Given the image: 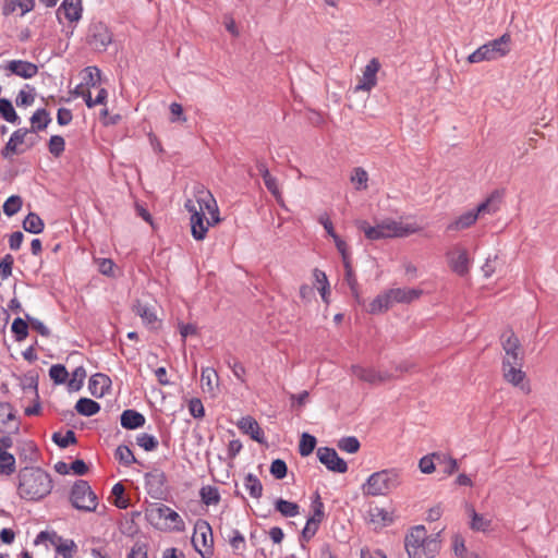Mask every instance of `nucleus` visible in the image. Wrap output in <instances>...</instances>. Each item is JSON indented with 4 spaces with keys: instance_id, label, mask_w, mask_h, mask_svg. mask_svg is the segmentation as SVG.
Segmentation results:
<instances>
[{
    "instance_id": "52",
    "label": "nucleus",
    "mask_w": 558,
    "mask_h": 558,
    "mask_svg": "<svg viewBox=\"0 0 558 558\" xmlns=\"http://www.w3.org/2000/svg\"><path fill=\"white\" fill-rule=\"evenodd\" d=\"M136 442L145 451L156 450L158 447V444H159L155 436L147 434V433L140 434L136 437Z\"/></svg>"
},
{
    "instance_id": "36",
    "label": "nucleus",
    "mask_w": 558,
    "mask_h": 558,
    "mask_svg": "<svg viewBox=\"0 0 558 558\" xmlns=\"http://www.w3.org/2000/svg\"><path fill=\"white\" fill-rule=\"evenodd\" d=\"M244 486L247 489L251 497L256 498V499L262 497L263 485L256 475L248 473L244 478Z\"/></svg>"
},
{
    "instance_id": "34",
    "label": "nucleus",
    "mask_w": 558,
    "mask_h": 558,
    "mask_svg": "<svg viewBox=\"0 0 558 558\" xmlns=\"http://www.w3.org/2000/svg\"><path fill=\"white\" fill-rule=\"evenodd\" d=\"M134 313L140 316L144 324L153 325L157 320L154 310L145 303L137 301L133 307Z\"/></svg>"
},
{
    "instance_id": "32",
    "label": "nucleus",
    "mask_w": 558,
    "mask_h": 558,
    "mask_svg": "<svg viewBox=\"0 0 558 558\" xmlns=\"http://www.w3.org/2000/svg\"><path fill=\"white\" fill-rule=\"evenodd\" d=\"M45 223L36 213H29L23 220V229L33 234H39L44 231Z\"/></svg>"
},
{
    "instance_id": "45",
    "label": "nucleus",
    "mask_w": 558,
    "mask_h": 558,
    "mask_svg": "<svg viewBox=\"0 0 558 558\" xmlns=\"http://www.w3.org/2000/svg\"><path fill=\"white\" fill-rule=\"evenodd\" d=\"M27 319L24 320L21 317H16L11 326V331L14 335L16 341L21 342L28 336Z\"/></svg>"
},
{
    "instance_id": "11",
    "label": "nucleus",
    "mask_w": 558,
    "mask_h": 558,
    "mask_svg": "<svg viewBox=\"0 0 558 558\" xmlns=\"http://www.w3.org/2000/svg\"><path fill=\"white\" fill-rule=\"evenodd\" d=\"M386 239L404 238L421 231V227L415 223H402L393 219H385L379 222Z\"/></svg>"
},
{
    "instance_id": "64",
    "label": "nucleus",
    "mask_w": 558,
    "mask_h": 558,
    "mask_svg": "<svg viewBox=\"0 0 558 558\" xmlns=\"http://www.w3.org/2000/svg\"><path fill=\"white\" fill-rule=\"evenodd\" d=\"M87 76L85 82L87 86L95 87L100 82V71L96 66H88L85 69Z\"/></svg>"
},
{
    "instance_id": "38",
    "label": "nucleus",
    "mask_w": 558,
    "mask_h": 558,
    "mask_svg": "<svg viewBox=\"0 0 558 558\" xmlns=\"http://www.w3.org/2000/svg\"><path fill=\"white\" fill-rule=\"evenodd\" d=\"M275 508L277 511H279L283 517L287 518H293L299 514V505L292 501L284 500L282 498H279L276 504Z\"/></svg>"
},
{
    "instance_id": "21",
    "label": "nucleus",
    "mask_w": 558,
    "mask_h": 558,
    "mask_svg": "<svg viewBox=\"0 0 558 558\" xmlns=\"http://www.w3.org/2000/svg\"><path fill=\"white\" fill-rule=\"evenodd\" d=\"M502 348L506 352V357L504 359V364L506 366L510 365V363H517L519 361L518 350L520 347L519 339L515 337L513 332L509 336H502Z\"/></svg>"
},
{
    "instance_id": "20",
    "label": "nucleus",
    "mask_w": 558,
    "mask_h": 558,
    "mask_svg": "<svg viewBox=\"0 0 558 558\" xmlns=\"http://www.w3.org/2000/svg\"><path fill=\"white\" fill-rule=\"evenodd\" d=\"M82 1L81 0H63L57 11L58 17L64 15L70 22H78L82 17Z\"/></svg>"
},
{
    "instance_id": "50",
    "label": "nucleus",
    "mask_w": 558,
    "mask_h": 558,
    "mask_svg": "<svg viewBox=\"0 0 558 558\" xmlns=\"http://www.w3.org/2000/svg\"><path fill=\"white\" fill-rule=\"evenodd\" d=\"M337 446L340 450L348 453H355L361 447L359 439L354 436L342 437L338 440Z\"/></svg>"
},
{
    "instance_id": "47",
    "label": "nucleus",
    "mask_w": 558,
    "mask_h": 558,
    "mask_svg": "<svg viewBox=\"0 0 558 558\" xmlns=\"http://www.w3.org/2000/svg\"><path fill=\"white\" fill-rule=\"evenodd\" d=\"M114 457L121 464L126 466L137 462L132 450L126 445H120L116 449Z\"/></svg>"
},
{
    "instance_id": "26",
    "label": "nucleus",
    "mask_w": 558,
    "mask_h": 558,
    "mask_svg": "<svg viewBox=\"0 0 558 558\" xmlns=\"http://www.w3.org/2000/svg\"><path fill=\"white\" fill-rule=\"evenodd\" d=\"M502 371L505 379L514 386H519L525 377V373L521 369L520 360L517 363H510L508 366L502 363Z\"/></svg>"
},
{
    "instance_id": "56",
    "label": "nucleus",
    "mask_w": 558,
    "mask_h": 558,
    "mask_svg": "<svg viewBox=\"0 0 558 558\" xmlns=\"http://www.w3.org/2000/svg\"><path fill=\"white\" fill-rule=\"evenodd\" d=\"M368 175L363 168H355L351 175V181L355 185V189L361 191L367 187Z\"/></svg>"
},
{
    "instance_id": "61",
    "label": "nucleus",
    "mask_w": 558,
    "mask_h": 558,
    "mask_svg": "<svg viewBox=\"0 0 558 558\" xmlns=\"http://www.w3.org/2000/svg\"><path fill=\"white\" fill-rule=\"evenodd\" d=\"M418 468L424 474L433 473L436 469V458L433 457V453L430 456L423 457L418 462Z\"/></svg>"
},
{
    "instance_id": "18",
    "label": "nucleus",
    "mask_w": 558,
    "mask_h": 558,
    "mask_svg": "<svg viewBox=\"0 0 558 558\" xmlns=\"http://www.w3.org/2000/svg\"><path fill=\"white\" fill-rule=\"evenodd\" d=\"M5 70L22 78H32L38 73V66L25 60H11L7 63Z\"/></svg>"
},
{
    "instance_id": "57",
    "label": "nucleus",
    "mask_w": 558,
    "mask_h": 558,
    "mask_svg": "<svg viewBox=\"0 0 558 558\" xmlns=\"http://www.w3.org/2000/svg\"><path fill=\"white\" fill-rule=\"evenodd\" d=\"M471 529L475 531L485 532L490 526V520L486 519L484 515L478 514L474 509H471Z\"/></svg>"
},
{
    "instance_id": "46",
    "label": "nucleus",
    "mask_w": 558,
    "mask_h": 558,
    "mask_svg": "<svg viewBox=\"0 0 558 558\" xmlns=\"http://www.w3.org/2000/svg\"><path fill=\"white\" fill-rule=\"evenodd\" d=\"M229 543L233 551L238 555H242L246 549L245 538L239 530L231 531Z\"/></svg>"
},
{
    "instance_id": "40",
    "label": "nucleus",
    "mask_w": 558,
    "mask_h": 558,
    "mask_svg": "<svg viewBox=\"0 0 558 558\" xmlns=\"http://www.w3.org/2000/svg\"><path fill=\"white\" fill-rule=\"evenodd\" d=\"M391 302L389 300L388 293L385 292L384 294L377 295L368 306V312L372 314H377L387 311L390 308Z\"/></svg>"
},
{
    "instance_id": "7",
    "label": "nucleus",
    "mask_w": 558,
    "mask_h": 558,
    "mask_svg": "<svg viewBox=\"0 0 558 558\" xmlns=\"http://www.w3.org/2000/svg\"><path fill=\"white\" fill-rule=\"evenodd\" d=\"M71 505L84 512H94L98 506V498L92 490L90 485L83 480H78L74 483L70 493Z\"/></svg>"
},
{
    "instance_id": "28",
    "label": "nucleus",
    "mask_w": 558,
    "mask_h": 558,
    "mask_svg": "<svg viewBox=\"0 0 558 558\" xmlns=\"http://www.w3.org/2000/svg\"><path fill=\"white\" fill-rule=\"evenodd\" d=\"M256 168L258 170V173L262 175L267 190L272 195L278 196L280 193L277 179L270 174L266 163L264 161L257 160Z\"/></svg>"
},
{
    "instance_id": "24",
    "label": "nucleus",
    "mask_w": 558,
    "mask_h": 558,
    "mask_svg": "<svg viewBox=\"0 0 558 558\" xmlns=\"http://www.w3.org/2000/svg\"><path fill=\"white\" fill-rule=\"evenodd\" d=\"M387 293L392 305L393 303H410L416 300L422 294V290L396 288L388 290Z\"/></svg>"
},
{
    "instance_id": "27",
    "label": "nucleus",
    "mask_w": 558,
    "mask_h": 558,
    "mask_svg": "<svg viewBox=\"0 0 558 558\" xmlns=\"http://www.w3.org/2000/svg\"><path fill=\"white\" fill-rule=\"evenodd\" d=\"M31 121V132L36 133L39 131H44L47 129L49 123L51 122V117L49 112L45 108L37 109L29 119Z\"/></svg>"
},
{
    "instance_id": "42",
    "label": "nucleus",
    "mask_w": 558,
    "mask_h": 558,
    "mask_svg": "<svg viewBox=\"0 0 558 558\" xmlns=\"http://www.w3.org/2000/svg\"><path fill=\"white\" fill-rule=\"evenodd\" d=\"M16 420L13 407L8 402H0V433L5 432L10 421Z\"/></svg>"
},
{
    "instance_id": "51",
    "label": "nucleus",
    "mask_w": 558,
    "mask_h": 558,
    "mask_svg": "<svg viewBox=\"0 0 558 558\" xmlns=\"http://www.w3.org/2000/svg\"><path fill=\"white\" fill-rule=\"evenodd\" d=\"M49 376L53 380L54 384L61 385L64 384L69 377V373L64 365L54 364L49 369Z\"/></svg>"
},
{
    "instance_id": "29",
    "label": "nucleus",
    "mask_w": 558,
    "mask_h": 558,
    "mask_svg": "<svg viewBox=\"0 0 558 558\" xmlns=\"http://www.w3.org/2000/svg\"><path fill=\"white\" fill-rule=\"evenodd\" d=\"M34 4V0H5L3 13L11 14L19 9L20 14L23 16L33 10Z\"/></svg>"
},
{
    "instance_id": "19",
    "label": "nucleus",
    "mask_w": 558,
    "mask_h": 558,
    "mask_svg": "<svg viewBox=\"0 0 558 558\" xmlns=\"http://www.w3.org/2000/svg\"><path fill=\"white\" fill-rule=\"evenodd\" d=\"M238 427L242 433L247 434L251 438L259 444L265 442L264 432L259 427L257 421L252 416H244L238 422Z\"/></svg>"
},
{
    "instance_id": "58",
    "label": "nucleus",
    "mask_w": 558,
    "mask_h": 558,
    "mask_svg": "<svg viewBox=\"0 0 558 558\" xmlns=\"http://www.w3.org/2000/svg\"><path fill=\"white\" fill-rule=\"evenodd\" d=\"M322 522L308 518L304 529L302 530L301 539L303 542H308L314 535L317 533L319 524Z\"/></svg>"
},
{
    "instance_id": "60",
    "label": "nucleus",
    "mask_w": 558,
    "mask_h": 558,
    "mask_svg": "<svg viewBox=\"0 0 558 558\" xmlns=\"http://www.w3.org/2000/svg\"><path fill=\"white\" fill-rule=\"evenodd\" d=\"M14 264V258L12 255L7 254L0 260V277L4 280L8 279L12 275V268Z\"/></svg>"
},
{
    "instance_id": "25",
    "label": "nucleus",
    "mask_w": 558,
    "mask_h": 558,
    "mask_svg": "<svg viewBox=\"0 0 558 558\" xmlns=\"http://www.w3.org/2000/svg\"><path fill=\"white\" fill-rule=\"evenodd\" d=\"M121 426L125 429H136L143 427L146 420L145 416L136 410H124L120 416Z\"/></svg>"
},
{
    "instance_id": "30",
    "label": "nucleus",
    "mask_w": 558,
    "mask_h": 558,
    "mask_svg": "<svg viewBox=\"0 0 558 558\" xmlns=\"http://www.w3.org/2000/svg\"><path fill=\"white\" fill-rule=\"evenodd\" d=\"M355 226L360 231H362L365 234V236L368 240L377 241V240L386 239L380 223H377L376 226H371L365 220H357L355 222Z\"/></svg>"
},
{
    "instance_id": "63",
    "label": "nucleus",
    "mask_w": 558,
    "mask_h": 558,
    "mask_svg": "<svg viewBox=\"0 0 558 558\" xmlns=\"http://www.w3.org/2000/svg\"><path fill=\"white\" fill-rule=\"evenodd\" d=\"M31 130L27 129V128H20L17 130H15L12 135L10 136L11 137V142L15 143V145L20 146V145H23L27 142L28 140V134H31Z\"/></svg>"
},
{
    "instance_id": "62",
    "label": "nucleus",
    "mask_w": 558,
    "mask_h": 558,
    "mask_svg": "<svg viewBox=\"0 0 558 558\" xmlns=\"http://www.w3.org/2000/svg\"><path fill=\"white\" fill-rule=\"evenodd\" d=\"M189 411L194 418H202L205 415L204 405L198 398H193L190 400Z\"/></svg>"
},
{
    "instance_id": "41",
    "label": "nucleus",
    "mask_w": 558,
    "mask_h": 558,
    "mask_svg": "<svg viewBox=\"0 0 558 558\" xmlns=\"http://www.w3.org/2000/svg\"><path fill=\"white\" fill-rule=\"evenodd\" d=\"M125 488L123 484L117 483L113 485L111 494L113 497V505L119 509H126L130 505L129 498L124 496Z\"/></svg>"
},
{
    "instance_id": "6",
    "label": "nucleus",
    "mask_w": 558,
    "mask_h": 558,
    "mask_svg": "<svg viewBox=\"0 0 558 558\" xmlns=\"http://www.w3.org/2000/svg\"><path fill=\"white\" fill-rule=\"evenodd\" d=\"M511 37L504 34L499 38L490 40L468 57L470 63H478L482 61H492L505 57L510 51Z\"/></svg>"
},
{
    "instance_id": "1",
    "label": "nucleus",
    "mask_w": 558,
    "mask_h": 558,
    "mask_svg": "<svg viewBox=\"0 0 558 558\" xmlns=\"http://www.w3.org/2000/svg\"><path fill=\"white\" fill-rule=\"evenodd\" d=\"M17 480V494L25 500L38 501L48 496L52 489L50 474L38 466L21 469Z\"/></svg>"
},
{
    "instance_id": "49",
    "label": "nucleus",
    "mask_w": 558,
    "mask_h": 558,
    "mask_svg": "<svg viewBox=\"0 0 558 558\" xmlns=\"http://www.w3.org/2000/svg\"><path fill=\"white\" fill-rule=\"evenodd\" d=\"M22 205H23L22 197L19 195H12L4 202L3 213L8 217H12L21 210Z\"/></svg>"
},
{
    "instance_id": "55",
    "label": "nucleus",
    "mask_w": 558,
    "mask_h": 558,
    "mask_svg": "<svg viewBox=\"0 0 558 558\" xmlns=\"http://www.w3.org/2000/svg\"><path fill=\"white\" fill-rule=\"evenodd\" d=\"M312 511L313 514L310 517L311 519L317 520L322 522L325 518L324 504L322 501L320 495L316 492L312 498Z\"/></svg>"
},
{
    "instance_id": "3",
    "label": "nucleus",
    "mask_w": 558,
    "mask_h": 558,
    "mask_svg": "<svg viewBox=\"0 0 558 558\" xmlns=\"http://www.w3.org/2000/svg\"><path fill=\"white\" fill-rule=\"evenodd\" d=\"M500 195L494 192L485 202L481 203L475 209L469 210L460 215L457 219L451 221L446 230L447 231H461L473 226L480 216L485 214H494L499 209Z\"/></svg>"
},
{
    "instance_id": "23",
    "label": "nucleus",
    "mask_w": 558,
    "mask_h": 558,
    "mask_svg": "<svg viewBox=\"0 0 558 558\" xmlns=\"http://www.w3.org/2000/svg\"><path fill=\"white\" fill-rule=\"evenodd\" d=\"M50 542L54 545L56 551L63 558H73L77 553V545L73 539H65L53 533Z\"/></svg>"
},
{
    "instance_id": "16",
    "label": "nucleus",
    "mask_w": 558,
    "mask_h": 558,
    "mask_svg": "<svg viewBox=\"0 0 558 558\" xmlns=\"http://www.w3.org/2000/svg\"><path fill=\"white\" fill-rule=\"evenodd\" d=\"M380 69V63L376 58H373L364 68L363 75L356 85V90L369 92L377 83V72Z\"/></svg>"
},
{
    "instance_id": "8",
    "label": "nucleus",
    "mask_w": 558,
    "mask_h": 558,
    "mask_svg": "<svg viewBox=\"0 0 558 558\" xmlns=\"http://www.w3.org/2000/svg\"><path fill=\"white\" fill-rule=\"evenodd\" d=\"M192 544L203 558H209L213 555V531L207 521L201 519L196 521Z\"/></svg>"
},
{
    "instance_id": "13",
    "label": "nucleus",
    "mask_w": 558,
    "mask_h": 558,
    "mask_svg": "<svg viewBox=\"0 0 558 558\" xmlns=\"http://www.w3.org/2000/svg\"><path fill=\"white\" fill-rule=\"evenodd\" d=\"M195 198L194 203L197 207V211H202L204 215L207 211L210 215L213 222H218L220 220L216 199L209 191L205 190L203 186L199 187L196 191Z\"/></svg>"
},
{
    "instance_id": "2",
    "label": "nucleus",
    "mask_w": 558,
    "mask_h": 558,
    "mask_svg": "<svg viewBox=\"0 0 558 558\" xmlns=\"http://www.w3.org/2000/svg\"><path fill=\"white\" fill-rule=\"evenodd\" d=\"M404 547L409 558H434L440 550V541L438 534L427 535L424 525H416L405 535Z\"/></svg>"
},
{
    "instance_id": "53",
    "label": "nucleus",
    "mask_w": 558,
    "mask_h": 558,
    "mask_svg": "<svg viewBox=\"0 0 558 558\" xmlns=\"http://www.w3.org/2000/svg\"><path fill=\"white\" fill-rule=\"evenodd\" d=\"M52 440L60 448H66L70 445H74L76 442V436L73 430L69 429L64 435H62L61 433H54L52 435Z\"/></svg>"
},
{
    "instance_id": "33",
    "label": "nucleus",
    "mask_w": 558,
    "mask_h": 558,
    "mask_svg": "<svg viewBox=\"0 0 558 558\" xmlns=\"http://www.w3.org/2000/svg\"><path fill=\"white\" fill-rule=\"evenodd\" d=\"M0 116L9 123H21V118L16 113L12 102L7 98H0Z\"/></svg>"
},
{
    "instance_id": "39",
    "label": "nucleus",
    "mask_w": 558,
    "mask_h": 558,
    "mask_svg": "<svg viewBox=\"0 0 558 558\" xmlns=\"http://www.w3.org/2000/svg\"><path fill=\"white\" fill-rule=\"evenodd\" d=\"M16 470L15 458L10 452H0V475L10 476Z\"/></svg>"
},
{
    "instance_id": "48",
    "label": "nucleus",
    "mask_w": 558,
    "mask_h": 558,
    "mask_svg": "<svg viewBox=\"0 0 558 558\" xmlns=\"http://www.w3.org/2000/svg\"><path fill=\"white\" fill-rule=\"evenodd\" d=\"M86 378V371L83 366L76 367L73 373L72 377L68 381V388L70 391H78L84 383V379Z\"/></svg>"
},
{
    "instance_id": "10",
    "label": "nucleus",
    "mask_w": 558,
    "mask_h": 558,
    "mask_svg": "<svg viewBox=\"0 0 558 558\" xmlns=\"http://www.w3.org/2000/svg\"><path fill=\"white\" fill-rule=\"evenodd\" d=\"M112 41V34L102 22H94L88 27L87 43L97 51H105Z\"/></svg>"
},
{
    "instance_id": "12",
    "label": "nucleus",
    "mask_w": 558,
    "mask_h": 558,
    "mask_svg": "<svg viewBox=\"0 0 558 558\" xmlns=\"http://www.w3.org/2000/svg\"><path fill=\"white\" fill-rule=\"evenodd\" d=\"M317 458L329 471L336 473H345L348 471L347 462L340 458L333 448L319 447Z\"/></svg>"
},
{
    "instance_id": "59",
    "label": "nucleus",
    "mask_w": 558,
    "mask_h": 558,
    "mask_svg": "<svg viewBox=\"0 0 558 558\" xmlns=\"http://www.w3.org/2000/svg\"><path fill=\"white\" fill-rule=\"evenodd\" d=\"M270 473L277 480L284 478L288 473L287 463L281 459L274 460L270 465Z\"/></svg>"
},
{
    "instance_id": "43",
    "label": "nucleus",
    "mask_w": 558,
    "mask_h": 558,
    "mask_svg": "<svg viewBox=\"0 0 558 558\" xmlns=\"http://www.w3.org/2000/svg\"><path fill=\"white\" fill-rule=\"evenodd\" d=\"M199 496L202 501L207 506L217 505L220 501L218 488L210 485L202 487Z\"/></svg>"
},
{
    "instance_id": "4",
    "label": "nucleus",
    "mask_w": 558,
    "mask_h": 558,
    "mask_svg": "<svg viewBox=\"0 0 558 558\" xmlns=\"http://www.w3.org/2000/svg\"><path fill=\"white\" fill-rule=\"evenodd\" d=\"M401 483L400 471L387 469L373 473L363 486L365 495L380 496L386 495L397 488Z\"/></svg>"
},
{
    "instance_id": "22",
    "label": "nucleus",
    "mask_w": 558,
    "mask_h": 558,
    "mask_svg": "<svg viewBox=\"0 0 558 558\" xmlns=\"http://www.w3.org/2000/svg\"><path fill=\"white\" fill-rule=\"evenodd\" d=\"M111 386V379L101 373L90 376L88 381V390L92 396L101 398Z\"/></svg>"
},
{
    "instance_id": "44",
    "label": "nucleus",
    "mask_w": 558,
    "mask_h": 558,
    "mask_svg": "<svg viewBox=\"0 0 558 558\" xmlns=\"http://www.w3.org/2000/svg\"><path fill=\"white\" fill-rule=\"evenodd\" d=\"M316 442V438L313 435L303 433L299 444V453L302 457L310 456L314 451Z\"/></svg>"
},
{
    "instance_id": "5",
    "label": "nucleus",
    "mask_w": 558,
    "mask_h": 558,
    "mask_svg": "<svg viewBox=\"0 0 558 558\" xmlns=\"http://www.w3.org/2000/svg\"><path fill=\"white\" fill-rule=\"evenodd\" d=\"M146 519L157 527L172 529L182 532L185 523L180 514L163 504L150 505L145 512Z\"/></svg>"
},
{
    "instance_id": "9",
    "label": "nucleus",
    "mask_w": 558,
    "mask_h": 558,
    "mask_svg": "<svg viewBox=\"0 0 558 558\" xmlns=\"http://www.w3.org/2000/svg\"><path fill=\"white\" fill-rule=\"evenodd\" d=\"M185 209L191 214V232L195 240H204L208 231V226L213 222L202 211H197V207L193 199H187L184 205Z\"/></svg>"
},
{
    "instance_id": "14",
    "label": "nucleus",
    "mask_w": 558,
    "mask_h": 558,
    "mask_svg": "<svg viewBox=\"0 0 558 558\" xmlns=\"http://www.w3.org/2000/svg\"><path fill=\"white\" fill-rule=\"evenodd\" d=\"M167 477L160 469H154L145 474V487L153 498L159 499L166 493Z\"/></svg>"
},
{
    "instance_id": "15",
    "label": "nucleus",
    "mask_w": 558,
    "mask_h": 558,
    "mask_svg": "<svg viewBox=\"0 0 558 558\" xmlns=\"http://www.w3.org/2000/svg\"><path fill=\"white\" fill-rule=\"evenodd\" d=\"M447 256L452 271L459 276H465L469 272L470 258L464 247L456 246Z\"/></svg>"
},
{
    "instance_id": "37",
    "label": "nucleus",
    "mask_w": 558,
    "mask_h": 558,
    "mask_svg": "<svg viewBox=\"0 0 558 558\" xmlns=\"http://www.w3.org/2000/svg\"><path fill=\"white\" fill-rule=\"evenodd\" d=\"M433 457L436 458V463L442 466L446 475H451L458 470V461L454 458L442 453H433Z\"/></svg>"
},
{
    "instance_id": "35",
    "label": "nucleus",
    "mask_w": 558,
    "mask_h": 558,
    "mask_svg": "<svg viewBox=\"0 0 558 558\" xmlns=\"http://www.w3.org/2000/svg\"><path fill=\"white\" fill-rule=\"evenodd\" d=\"M201 381L204 389L209 392H213L215 388L218 386V374L211 367H206L202 369Z\"/></svg>"
},
{
    "instance_id": "31",
    "label": "nucleus",
    "mask_w": 558,
    "mask_h": 558,
    "mask_svg": "<svg viewBox=\"0 0 558 558\" xmlns=\"http://www.w3.org/2000/svg\"><path fill=\"white\" fill-rule=\"evenodd\" d=\"M75 410L83 416H93L100 411V404L89 398H80L75 404Z\"/></svg>"
},
{
    "instance_id": "54",
    "label": "nucleus",
    "mask_w": 558,
    "mask_h": 558,
    "mask_svg": "<svg viewBox=\"0 0 558 558\" xmlns=\"http://www.w3.org/2000/svg\"><path fill=\"white\" fill-rule=\"evenodd\" d=\"M49 153L54 157H60L65 149V141L61 135H52L48 143Z\"/></svg>"
},
{
    "instance_id": "17",
    "label": "nucleus",
    "mask_w": 558,
    "mask_h": 558,
    "mask_svg": "<svg viewBox=\"0 0 558 558\" xmlns=\"http://www.w3.org/2000/svg\"><path fill=\"white\" fill-rule=\"evenodd\" d=\"M352 374L360 380L372 385L383 384L390 378L387 373H380L372 367H363L361 365L351 366Z\"/></svg>"
}]
</instances>
